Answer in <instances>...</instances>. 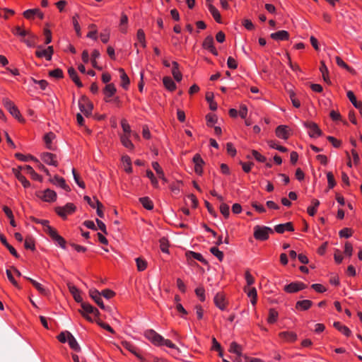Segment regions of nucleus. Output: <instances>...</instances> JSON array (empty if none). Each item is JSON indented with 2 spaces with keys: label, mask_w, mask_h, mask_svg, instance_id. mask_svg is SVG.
<instances>
[{
  "label": "nucleus",
  "mask_w": 362,
  "mask_h": 362,
  "mask_svg": "<svg viewBox=\"0 0 362 362\" xmlns=\"http://www.w3.org/2000/svg\"><path fill=\"white\" fill-rule=\"evenodd\" d=\"M273 233V230L267 226H256L254 228V237L259 240H267L269 238V234Z\"/></svg>",
  "instance_id": "1"
},
{
  "label": "nucleus",
  "mask_w": 362,
  "mask_h": 362,
  "mask_svg": "<svg viewBox=\"0 0 362 362\" xmlns=\"http://www.w3.org/2000/svg\"><path fill=\"white\" fill-rule=\"evenodd\" d=\"M47 234L62 248H66V240L58 234L56 229L52 227H47Z\"/></svg>",
  "instance_id": "2"
},
{
  "label": "nucleus",
  "mask_w": 362,
  "mask_h": 362,
  "mask_svg": "<svg viewBox=\"0 0 362 362\" xmlns=\"http://www.w3.org/2000/svg\"><path fill=\"white\" fill-rule=\"evenodd\" d=\"M76 210V206L71 204L68 203L64 206H57L55 208L56 213L62 218H66L69 214H73Z\"/></svg>",
  "instance_id": "3"
},
{
  "label": "nucleus",
  "mask_w": 362,
  "mask_h": 362,
  "mask_svg": "<svg viewBox=\"0 0 362 362\" xmlns=\"http://www.w3.org/2000/svg\"><path fill=\"white\" fill-rule=\"evenodd\" d=\"M3 104L5 108L15 118L18 119L19 121L21 120V115L18 109V107L14 105V103L8 98L3 99Z\"/></svg>",
  "instance_id": "4"
},
{
  "label": "nucleus",
  "mask_w": 362,
  "mask_h": 362,
  "mask_svg": "<svg viewBox=\"0 0 362 362\" xmlns=\"http://www.w3.org/2000/svg\"><path fill=\"white\" fill-rule=\"evenodd\" d=\"M304 126L309 129L308 134L310 137H316L322 135V132L318 125L313 122H305Z\"/></svg>",
  "instance_id": "5"
},
{
  "label": "nucleus",
  "mask_w": 362,
  "mask_h": 362,
  "mask_svg": "<svg viewBox=\"0 0 362 362\" xmlns=\"http://www.w3.org/2000/svg\"><path fill=\"white\" fill-rule=\"evenodd\" d=\"M78 107L80 110L87 117L91 114L93 108V105L84 98L78 101Z\"/></svg>",
  "instance_id": "6"
},
{
  "label": "nucleus",
  "mask_w": 362,
  "mask_h": 362,
  "mask_svg": "<svg viewBox=\"0 0 362 362\" xmlns=\"http://www.w3.org/2000/svg\"><path fill=\"white\" fill-rule=\"evenodd\" d=\"M90 298L97 303V305L103 310H107V308L103 304L101 298V293L96 289H90L89 291Z\"/></svg>",
  "instance_id": "7"
},
{
  "label": "nucleus",
  "mask_w": 362,
  "mask_h": 362,
  "mask_svg": "<svg viewBox=\"0 0 362 362\" xmlns=\"http://www.w3.org/2000/svg\"><path fill=\"white\" fill-rule=\"evenodd\" d=\"M81 306L83 310H79V313L84 317L87 320L92 322V318L88 315V314H91L93 312V308L90 304L85 302L81 303Z\"/></svg>",
  "instance_id": "8"
},
{
  "label": "nucleus",
  "mask_w": 362,
  "mask_h": 362,
  "mask_svg": "<svg viewBox=\"0 0 362 362\" xmlns=\"http://www.w3.org/2000/svg\"><path fill=\"white\" fill-rule=\"evenodd\" d=\"M42 195L40 197L45 202H50L56 200L57 193L49 189H47L41 192Z\"/></svg>",
  "instance_id": "9"
},
{
  "label": "nucleus",
  "mask_w": 362,
  "mask_h": 362,
  "mask_svg": "<svg viewBox=\"0 0 362 362\" xmlns=\"http://www.w3.org/2000/svg\"><path fill=\"white\" fill-rule=\"evenodd\" d=\"M193 163H194V171L198 175L202 174V166L204 164V161L202 158L199 154H195L193 157Z\"/></svg>",
  "instance_id": "10"
},
{
  "label": "nucleus",
  "mask_w": 362,
  "mask_h": 362,
  "mask_svg": "<svg viewBox=\"0 0 362 362\" xmlns=\"http://www.w3.org/2000/svg\"><path fill=\"white\" fill-rule=\"evenodd\" d=\"M203 47L205 49H209L213 54L218 55V52L216 48L214 47V38L212 36H207L204 42Z\"/></svg>",
  "instance_id": "11"
},
{
  "label": "nucleus",
  "mask_w": 362,
  "mask_h": 362,
  "mask_svg": "<svg viewBox=\"0 0 362 362\" xmlns=\"http://www.w3.org/2000/svg\"><path fill=\"white\" fill-rule=\"evenodd\" d=\"M56 158V155L51 153H44L42 154V160L48 165L57 166L58 163Z\"/></svg>",
  "instance_id": "12"
},
{
  "label": "nucleus",
  "mask_w": 362,
  "mask_h": 362,
  "mask_svg": "<svg viewBox=\"0 0 362 362\" xmlns=\"http://www.w3.org/2000/svg\"><path fill=\"white\" fill-rule=\"evenodd\" d=\"M276 135L282 139H287L288 138V127L285 125H279L276 129Z\"/></svg>",
  "instance_id": "13"
},
{
  "label": "nucleus",
  "mask_w": 362,
  "mask_h": 362,
  "mask_svg": "<svg viewBox=\"0 0 362 362\" xmlns=\"http://www.w3.org/2000/svg\"><path fill=\"white\" fill-rule=\"evenodd\" d=\"M274 230L278 233H283L285 230L293 231L294 228L292 223L288 222L286 223L276 225L274 227Z\"/></svg>",
  "instance_id": "14"
},
{
  "label": "nucleus",
  "mask_w": 362,
  "mask_h": 362,
  "mask_svg": "<svg viewBox=\"0 0 362 362\" xmlns=\"http://www.w3.org/2000/svg\"><path fill=\"white\" fill-rule=\"evenodd\" d=\"M347 97L349 98L351 103L354 105V106L359 110L360 114L362 116V102L357 101L354 93L351 90H349L347 92Z\"/></svg>",
  "instance_id": "15"
},
{
  "label": "nucleus",
  "mask_w": 362,
  "mask_h": 362,
  "mask_svg": "<svg viewBox=\"0 0 362 362\" xmlns=\"http://www.w3.org/2000/svg\"><path fill=\"white\" fill-rule=\"evenodd\" d=\"M19 169H13V174L15 175L16 177L21 182L23 186L25 188L29 187L30 185V182L21 173Z\"/></svg>",
  "instance_id": "16"
},
{
  "label": "nucleus",
  "mask_w": 362,
  "mask_h": 362,
  "mask_svg": "<svg viewBox=\"0 0 362 362\" xmlns=\"http://www.w3.org/2000/svg\"><path fill=\"white\" fill-rule=\"evenodd\" d=\"M279 337L288 342H293L297 339V334L293 332H280Z\"/></svg>",
  "instance_id": "17"
},
{
  "label": "nucleus",
  "mask_w": 362,
  "mask_h": 362,
  "mask_svg": "<svg viewBox=\"0 0 362 362\" xmlns=\"http://www.w3.org/2000/svg\"><path fill=\"white\" fill-rule=\"evenodd\" d=\"M68 288H69V292L73 296L74 300L77 303H81L83 301V300H82L81 296H80L79 290L75 286H74V285H72L71 284H68Z\"/></svg>",
  "instance_id": "18"
},
{
  "label": "nucleus",
  "mask_w": 362,
  "mask_h": 362,
  "mask_svg": "<svg viewBox=\"0 0 362 362\" xmlns=\"http://www.w3.org/2000/svg\"><path fill=\"white\" fill-rule=\"evenodd\" d=\"M214 303L216 305L220 308L221 310H223L226 308L225 305V297L223 293H218L214 297Z\"/></svg>",
  "instance_id": "19"
},
{
  "label": "nucleus",
  "mask_w": 362,
  "mask_h": 362,
  "mask_svg": "<svg viewBox=\"0 0 362 362\" xmlns=\"http://www.w3.org/2000/svg\"><path fill=\"white\" fill-rule=\"evenodd\" d=\"M270 37L275 40H288L289 34L286 30H280L276 33H272Z\"/></svg>",
  "instance_id": "20"
},
{
  "label": "nucleus",
  "mask_w": 362,
  "mask_h": 362,
  "mask_svg": "<svg viewBox=\"0 0 362 362\" xmlns=\"http://www.w3.org/2000/svg\"><path fill=\"white\" fill-rule=\"evenodd\" d=\"M67 341L71 349L76 351H79L81 348L76 340L75 337L71 334V332H67Z\"/></svg>",
  "instance_id": "21"
},
{
  "label": "nucleus",
  "mask_w": 362,
  "mask_h": 362,
  "mask_svg": "<svg viewBox=\"0 0 362 362\" xmlns=\"http://www.w3.org/2000/svg\"><path fill=\"white\" fill-rule=\"evenodd\" d=\"M0 240L1 243L9 250L11 255H13L15 257L17 258L19 257L15 248L8 244L6 237L3 234H0Z\"/></svg>",
  "instance_id": "22"
},
{
  "label": "nucleus",
  "mask_w": 362,
  "mask_h": 362,
  "mask_svg": "<svg viewBox=\"0 0 362 362\" xmlns=\"http://www.w3.org/2000/svg\"><path fill=\"white\" fill-rule=\"evenodd\" d=\"M68 74L78 87L81 88L83 86V83L81 82L76 70L73 67H70L68 69Z\"/></svg>",
  "instance_id": "23"
},
{
  "label": "nucleus",
  "mask_w": 362,
  "mask_h": 362,
  "mask_svg": "<svg viewBox=\"0 0 362 362\" xmlns=\"http://www.w3.org/2000/svg\"><path fill=\"white\" fill-rule=\"evenodd\" d=\"M52 182L54 185H59L66 192H69L71 190V188L69 187V185L66 184L65 180L63 177L55 176L54 179L52 180Z\"/></svg>",
  "instance_id": "24"
},
{
  "label": "nucleus",
  "mask_w": 362,
  "mask_h": 362,
  "mask_svg": "<svg viewBox=\"0 0 362 362\" xmlns=\"http://www.w3.org/2000/svg\"><path fill=\"white\" fill-rule=\"evenodd\" d=\"M119 72L120 73L122 86L123 87V88L127 89L129 84L130 83L129 78L123 69H119Z\"/></svg>",
  "instance_id": "25"
},
{
  "label": "nucleus",
  "mask_w": 362,
  "mask_h": 362,
  "mask_svg": "<svg viewBox=\"0 0 362 362\" xmlns=\"http://www.w3.org/2000/svg\"><path fill=\"white\" fill-rule=\"evenodd\" d=\"M173 69H172V74L174 77V78L177 81H180L182 80V74L178 70L179 69V64L176 62H173Z\"/></svg>",
  "instance_id": "26"
},
{
  "label": "nucleus",
  "mask_w": 362,
  "mask_h": 362,
  "mask_svg": "<svg viewBox=\"0 0 362 362\" xmlns=\"http://www.w3.org/2000/svg\"><path fill=\"white\" fill-rule=\"evenodd\" d=\"M163 82L165 86V87L169 90L170 91H173L176 88V85L173 80L169 77L165 76L163 78Z\"/></svg>",
  "instance_id": "27"
},
{
  "label": "nucleus",
  "mask_w": 362,
  "mask_h": 362,
  "mask_svg": "<svg viewBox=\"0 0 362 362\" xmlns=\"http://www.w3.org/2000/svg\"><path fill=\"white\" fill-rule=\"evenodd\" d=\"M313 302L310 300H299L296 303V308L302 310H306L310 308Z\"/></svg>",
  "instance_id": "28"
},
{
  "label": "nucleus",
  "mask_w": 362,
  "mask_h": 362,
  "mask_svg": "<svg viewBox=\"0 0 362 362\" xmlns=\"http://www.w3.org/2000/svg\"><path fill=\"white\" fill-rule=\"evenodd\" d=\"M333 325L345 336L349 337L351 335V330L346 326L341 325L339 322H335Z\"/></svg>",
  "instance_id": "29"
},
{
  "label": "nucleus",
  "mask_w": 362,
  "mask_h": 362,
  "mask_svg": "<svg viewBox=\"0 0 362 362\" xmlns=\"http://www.w3.org/2000/svg\"><path fill=\"white\" fill-rule=\"evenodd\" d=\"M122 161L124 165V170L128 173H131L132 172V168L130 157L128 156H123L122 158Z\"/></svg>",
  "instance_id": "30"
},
{
  "label": "nucleus",
  "mask_w": 362,
  "mask_h": 362,
  "mask_svg": "<svg viewBox=\"0 0 362 362\" xmlns=\"http://www.w3.org/2000/svg\"><path fill=\"white\" fill-rule=\"evenodd\" d=\"M186 256L188 258L193 257L204 264H207V261L202 257V255L200 253H197L193 251H187L186 252Z\"/></svg>",
  "instance_id": "31"
},
{
  "label": "nucleus",
  "mask_w": 362,
  "mask_h": 362,
  "mask_svg": "<svg viewBox=\"0 0 362 362\" xmlns=\"http://www.w3.org/2000/svg\"><path fill=\"white\" fill-rule=\"evenodd\" d=\"M123 346L128 349L129 351H131L132 354H134L141 362L144 361V358L136 351V347H134L132 344L127 341H124L122 343Z\"/></svg>",
  "instance_id": "32"
},
{
  "label": "nucleus",
  "mask_w": 362,
  "mask_h": 362,
  "mask_svg": "<svg viewBox=\"0 0 362 362\" xmlns=\"http://www.w3.org/2000/svg\"><path fill=\"white\" fill-rule=\"evenodd\" d=\"M208 8H209L210 13H211V15L216 20V21L217 23H221V15H220L218 11L217 10V8L211 4H209Z\"/></svg>",
  "instance_id": "33"
},
{
  "label": "nucleus",
  "mask_w": 362,
  "mask_h": 362,
  "mask_svg": "<svg viewBox=\"0 0 362 362\" xmlns=\"http://www.w3.org/2000/svg\"><path fill=\"white\" fill-rule=\"evenodd\" d=\"M20 169H23L26 173L30 175L33 179L40 180V176L35 172L31 166L25 165L24 167H20Z\"/></svg>",
  "instance_id": "34"
},
{
  "label": "nucleus",
  "mask_w": 362,
  "mask_h": 362,
  "mask_svg": "<svg viewBox=\"0 0 362 362\" xmlns=\"http://www.w3.org/2000/svg\"><path fill=\"white\" fill-rule=\"evenodd\" d=\"M25 278L28 280L32 284L33 286L42 294L43 295H46L47 294V291L45 290V288L38 282H37L36 281H35L34 279H31V278H29V277H26L25 276Z\"/></svg>",
  "instance_id": "35"
},
{
  "label": "nucleus",
  "mask_w": 362,
  "mask_h": 362,
  "mask_svg": "<svg viewBox=\"0 0 362 362\" xmlns=\"http://www.w3.org/2000/svg\"><path fill=\"white\" fill-rule=\"evenodd\" d=\"M139 202L147 210H152L153 209V204L148 197L140 198Z\"/></svg>",
  "instance_id": "36"
},
{
  "label": "nucleus",
  "mask_w": 362,
  "mask_h": 362,
  "mask_svg": "<svg viewBox=\"0 0 362 362\" xmlns=\"http://www.w3.org/2000/svg\"><path fill=\"white\" fill-rule=\"evenodd\" d=\"M104 94L107 97H112L116 92V88L113 83L107 84L104 88Z\"/></svg>",
  "instance_id": "37"
},
{
  "label": "nucleus",
  "mask_w": 362,
  "mask_h": 362,
  "mask_svg": "<svg viewBox=\"0 0 362 362\" xmlns=\"http://www.w3.org/2000/svg\"><path fill=\"white\" fill-rule=\"evenodd\" d=\"M242 348L236 342H232L230 345L229 351L235 354L238 356H243L241 352Z\"/></svg>",
  "instance_id": "38"
},
{
  "label": "nucleus",
  "mask_w": 362,
  "mask_h": 362,
  "mask_svg": "<svg viewBox=\"0 0 362 362\" xmlns=\"http://www.w3.org/2000/svg\"><path fill=\"white\" fill-rule=\"evenodd\" d=\"M120 140L124 146L127 148L132 149L134 148V144L129 140V135L123 134L120 136Z\"/></svg>",
  "instance_id": "39"
},
{
  "label": "nucleus",
  "mask_w": 362,
  "mask_h": 362,
  "mask_svg": "<svg viewBox=\"0 0 362 362\" xmlns=\"http://www.w3.org/2000/svg\"><path fill=\"white\" fill-rule=\"evenodd\" d=\"M152 167L158 175L159 177L162 179L164 182H167L166 178L165 177L164 173L160 165L158 162H153L152 163Z\"/></svg>",
  "instance_id": "40"
},
{
  "label": "nucleus",
  "mask_w": 362,
  "mask_h": 362,
  "mask_svg": "<svg viewBox=\"0 0 362 362\" xmlns=\"http://www.w3.org/2000/svg\"><path fill=\"white\" fill-rule=\"evenodd\" d=\"M55 135L52 132H49L47 134L44 136V140L46 144L47 148L49 150H54V148L52 147L51 142L54 139Z\"/></svg>",
  "instance_id": "41"
},
{
  "label": "nucleus",
  "mask_w": 362,
  "mask_h": 362,
  "mask_svg": "<svg viewBox=\"0 0 362 362\" xmlns=\"http://www.w3.org/2000/svg\"><path fill=\"white\" fill-rule=\"evenodd\" d=\"M284 291L286 293H292L298 291L297 282H292L290 284L286 285L284 287Z\"/></svg>",
  "instance_id": "42"
},
{
  "label": "nucleus",
  "mask_w": 362,
  "mask_h": 362,
  "mask_svg": "<svg viewBox=\"0 0 362 362\" xmlns=\"http://www.w3.org/2000/svg\"><path fill=\"white\" fill-rule=\"evenodd\" d=\"M287 91L289 94L290 99L292 102L293 105L298 108L300 106V103L298 100L296 98V94L291 89H287Z\"/></svg>",
  "instance_id": "43"
},
{
  "label": "nucleus",
  "mask_w": 362,
  "mask_h": 362,
  "mask_svg": "<svg viewBox=\"0 0 362 362\" xmlns=\"http://www.w3.org/2000/svg\"><path fill=\"white\" fill-rule=\"evenodd\" d=\"M335 60H336V63L337 64L338 66L346 69L347 71H349L351 73L355 72V71L352 68L349 66L339 57H336Z\"/></svg>",
  "instance_id": "44"
},
{
  "label": "nucleus",
  "mask_w": 362,
  "mask_h": 362,
  "mask_svg": "<svg viewBox=\"0 0 362 362\" xmlns=\"http://www.w3.org/2000/svg\"><path fill=\"white\" fill-rule=\"evenodd\" d=\"M320 70L322 74L324 81L327 83H330V81L328 78V69L323 62H321V66L320 68Z\"/></svg>",
  "instance_id": "45"
},
{
  "label": "nucleus",
  "mask_w": 362,
  "mask_h": 362,
  "mask_svg": "<svg viewBox=\"0 0 362 362\" xmlns=\"http://www.w3.org/2000/svg\"><path fill=\"white\" fill-rule=\"evenodd\" d=\"M136 267L139 271L141 272L146 269L147 266V262L146 260L141 257H138L136 259Z\"/></svg>",
  "instance_id": "46"
},
{
  "label": "nucleus",
  "mask_w": 362,
  "mask_h": 362,
  "mask_svg": "<svg viewBox=\"0 0 362 362\" xmlns=\"http://www.w3.org/2000/svg\"><path fill=\"white\" fill-rule=\"evenodd\" d=\"M24 246L26 249L34 250L35 249L34 239L30 236L27 237L24 243Z\"/></svg>",
  "instance_id": "47"
},
{
  "label": "nucleus",
  "mask_w": 362,
  "mask_h": 362,
  "mask_svg": "<svg viewBox=\"0 0 362 362\" xmlns=\"http://www.w3.org/2000/svg\"><path fill=\"white\" fill-rule=\"evenodd\" d=\"M312 202L313 204V206H309L308 208V213L309 214V215L313 216L316 213V209L320 205V202L317 199H313Z\"/></svg>",
  "instance_id": "48"
},
{
  "label": "nucleus",
  "mask_w": 362,
  "mask_h": 362,
  "mask_svg": "<svg viewBox=\"0 0 362 362\" xmlns=\"http://www.w3.org/2000/svg\"><path fill=\"white\" fill-rule=\"evenodd\" d=\"M278 317V313L273 308L269 310V317H268V322L274 323L276 321Z\"/></svg>",
  "instance_id": "49"
},
{
  "label": "nucleus",
  "mask_w": 362,
  "mask_h": 362,
  "mask_svg": "<svg viewBox=\"0 0 362 362\" xmlns=\"http://www.w3.org/2000/svg\"><path fill=\"white\" fill-rule=\"evenodd\" d=\"M210 252L216 256L219 261H222L223 259V253L220 251L216 247H212L210 248Z\"/></svg>",
  "instance_id": "50"
},
{
  "label": "nucleus",
  "mask_w": 362,
  "mask_h": 362,
  "mask_svg": "<svg viewBox=\"0 0 362 362\" xmlns=\"http://www.w3.org/2000/svg\"><path fill=\"white\" fill-rule=\"evenodd\" d=\"M220 211L225 218H228L230 215L229 206L225 203L220 205Z\"/></svg>",
  "instance_id": "51"
},
{
  "label": "nucleus",
  "mask_w": 362,
  "mask_h": 362,
  "mask_svg": "<svg viewBox=\"0 0 362 362\" xmlns=\"http://www.w3.org/2000/svg\"><path fill=\"white\" fill-rule=\"evenodd\" d=\"M49 75L52 77L57 78H61L64 76L63 71L60 69H56L52 71H50Z\"/></svg>",
  "instance_id": "52"
},
{
  "label": "nucleus",
  "mask_w": 362,
  "mask_h": 362,
  "mask_svg": "<svg viewBox=\"0 0 362 362\" xmlns=\"http://www.w3.org/2000/svg\"><path fill=\"white\" fill-rule=\"evenodd\" d=\"M160 247L162 252H168V241L167 238H162L160 240Z\"/></svg>",
  "instance_id": "53"
},
{
  "label": "nucleus",
  "mask_w": 362,
  "mask_h": 362,
  "mask_svg": "<svg viewBox=\"0 0 362 362\" xmlns=\"http://www.w3.org/2000/svg\"><path fill=\"white\" fill-rule=\"evenodd\" d=\"M327 182H328V187L329 189L333 188L336 185V182L334 180L333 174L331 172H328L327 173Z\"/></svg>",
  "instance_id": "54"
},
{
  "label": "nucleus",
  "mask_w": 362,
  "mask_h": 362,
  "mask_svg": "<svg viewBox=\"0 0 362 362\" xmlns=\"http://www.w3.org/2000/svg\"><path fill=\"white\" fill-rule=\"evenodd\" d=\"M269 146L272 148L279 150L281 152H286L287 148L284 146L277 145L274 141H268Z\"/></svg>",
  "instance_id": "55"
},
{
  "label": "nucleus",
  "mask_w": 362,
  "mask_h": 362,
  "mask_svg": "<svg viewBox=\"0 0 362 362\" xmlns=\"http://www.w3.org/2000/svg\"><path fill=\"white\" fill-rule=\"evenodd\" d=\"M206 118L207 120V125L209 127H211L218 120L217 117L215 115H211V114H208L206 116Z\"/></svg>",
  "instance_id": "56"
},
{
  "label": "nucleus",
  "mask_w": 362,
  "mask_h": 362,
  "mask_svg": "<svg viewBox=\"0 0 362 362\" xmlns=\"http://www.w3.org/2000/svg\"><path fill=\"white\" fill-rule=\"evenodd\" d=\"M252 154L253 156V157L259 162H261V163H264L267 160V158L261 155L258 151H257L256 150H252Z\"/></svg>",
  "instance_id": "57"
},
{
  "label": "nucleus",
  "mask_w": 362,
  "mask_h": 362,
  "mask_svg": "<svg viewBox=\"0 0 362 362\" xmlns=\"http://www.w3.org/2000/svg\"><path fill=\"white\" fill-rule=\"evenodd\" d=\"M100 57V52L97 49H94L92 53V59H91V64L94 68H98V66L96 62V59Z\"/></svg>",
  "instance_id": "58"
},
{
  "label": "nucleus",
  "mask_w": 362,
  "mask_h": 362,
  "mask_svg": "<svg viewBox=\"0 0 362 362\" xmlns=\"http://www.w3.org/2000/svg\"><path fill=\"white\" fill-rule=\"evenodd\" d=\"M72 173H73V176H74V180L76 182V184L80 187L84 188L85 187V183L83 181L80 180L79 175L76 173L75 169H72Z\"/></svg>",
  "instance_id": "59"
},
{
  "label": "nucleus",
  "mask_w": 362,
  "mask_h": 362,
  "mask_svg": "<svg viewBox=\"0 0 362 362\" xmlns=\"http://www.w3.org/2000/svg\"><path fill=\"white\" fill-rule=\"evenodd\" d=\"M121 125L122 127V129L124 132V134L129 135L131 133V129L129 124L127 123L126 119H122L121 122Z\"/></svg>",
  "instance_id": "60"
},
{
  "label": "nucleus",
  "mask_w": 362,
  "mask_h": 362,
  "mask_svg": "<svg viewBox=\"0 0 362 362\" xmlns=\"http://www.w3.org/2000/svg\"><path fill=\"white\" fill-rule=\"evenodd\" d=\"M6 275H7V277L8 279H9V281L12 283V284L16 286V288H21V286L18 285V284L17 283V281L14 279L12 274H11V272L10 269H7L6 272Z\"/></svg>",
  "instance_id": "61"
},
{
  "label": "nucleus",
  "mask_w": 362,
  "mask_h": 362,
  "mask_svg": "<svg viewBox=\"0 0 362 362\" xmlns=\"http://www.w3.org/2000/svg\"><path fill=\"white\" fill-rule=\"evenodd\" d=\"M339 236L341 238H348L351 236V230L350 228H345L341 230L339 233Z\"/></svg>",
  "instance_id": "62"
},
{
  "label": "nucleus",
  "mask_w": 362,
  "mask_h": 362,
  "mask_svg": "<svg viewBox=\"0 0 362 362\" xmlns=\"http://www.w3.org/2000/svg\"><path fill=\"white\" fill-rule=\"evenodd\" d=\"M196 295L199 298L200 300L204 301V289L203 287H198L195 290Z\"/></svg>",
  "instance_id": "63"
},
{
  "label": "nucleus",
  "mask_w": 362,
  "mask_h": 362,
  "mask_svg": "<svg viewBox=\"0 0 362 362\" xmlns=\"http://www.w3.org/2000/svg\"><path fill=\"white\" fill-rule=\"evenodd\" d=\"M227 65L228 66V68L231 69H235L237 68L238 66V64L235 61V59H233V57H229L228 58V60H227Z\"/></svg>",
  "instance_id": "64"
}]
</instances>
